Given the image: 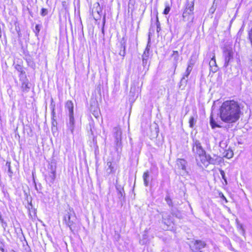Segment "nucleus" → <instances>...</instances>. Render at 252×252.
I'll use <instances>...</instances> for the list:
<instances>
[{"mask_svg":"<svg viewBox=\"0 0 252 252\" xmlns=\"http://www.w3.org/2000/svg\"><path fill=\"white\" fill-rule=\"evenodd\" d=\"M240 108L238 103L234 100L224 101L220 108V117L225 123L236 122L240 117Z\"/></svg>","mask_w":252,"mask_h":252,"instance_id":"f257e3e1","label":"nucleus"},{"mask_svg":"<svg viewBox=\"0 0 252 252\" xmlns=\"http://www.w3.org/2000/svg\"><path fill=\"white\" fill-rule=\"evenodd\" d=\"M65 108L66 111L68 112L69 117V123L67 124V127L70 129L71 133L73 132L74 129V119L73 116V104L71 101H68L65 104Z\"/></svg>","mask_w":252,"mask_h":252,"instance_id":"f03ea898","label":"nucleus"},{"mask_svg":"<svg viewBox=\"0 0 252 252\" xmlns=\"http://www.w3.org/2000/svg\"><path fill=\"white\" fill-rule=\"evenodd\" d=\"M192 151L196 155H202L205 154V151L202 147L201 142L196 138H193L192 140Z\"/></svg>","mask_w":252,"mask_h":252,"instance_id":"7ed1b4c3","label":"nucleus"},{"mask_svg":"<svg viewBox=\"0 0 252 252\" xmlns=\"http://www.w3.org/2000/svg\"><path fill=\"white\" fill-rule=\"evenodd\" d=\"M116 150L118 154H120L122 151V144L121 142L122 131L120 128L115 127L114 128Z\"/></svg>","mask_w":252,"mask_h":252,"instance_id":"20e7f679","label":"nucleus"},{"mask_svg":"<svg viewBox=\"0 0 252 252\" xmlns=\"http://www.w3.org/2000/svg\"><path fill=\"white\" fill-rule=\"evenodd\" d=\"M194 6L192 3H188L183 13V20H189L190 17H194L193 15Z\"/></svg>","mask_w":252,"mask_h":252,"instance_id":"39448f33","label":"nucleus"},{"mask_svg":"<svg viewBox=\"0 0 252 252\" xmlns=\"http://www.w3.org/2000/svg\"><path fill=\"white\" fill-rule=\"evenodd\" d=\"M223 57L224 59V66L227 67L229 63L233 60V53L231 50L226 49L224 51Z\"/></svg>","mask_w":252,"mask_h":252,"instance_id":"423d86ee","label":"nucleus"},{"mask_svg":"<svg viewBox=\"0 0 252 252\" xmlns=\"http://www.w3.org/2000/svg\"><path fill=\"white\" fill-rule=\"evenodd\" d=\"M162 216V221L167 227L170 226L173 223L171 220V217L167 212H162L161 213Z\"/></svg>","mask_w":252,"mask_h":252,"instance_id":"0eeeda50","label":"nucleus"},{"mask_svg":"<svg viewBox=\"0 0 252 252\" xmlns=\"http://www.w3.org/2000/svg\"><path fill=\"white\" fill-rule=\"evenodd\" d=\"M222 159L220 157L214 155L212 157L209 155V164L218 165L222 162Z\"/></svg>","mask_w":252,"mask_h":252,"instance_id":"6e6552de","label":"nucleus"},{"mask_svg":"<svg viewBox=\"0 0 252 252\" xmlns=\"http://www.w3.org/2000/svg\"><path fill=\"white\" fill-rule=\"evenodd\" d=\"M176 164L179 169H181L184 173L186 172L187 161L184 159L178 158Z\"/></svg>","mask_w":252,"mask_h":252,"instance_id":"1a4fd4ad","label":"nucleus"},{"mask_svg":"<svg viewBox=\"0 0 252 252\" xmlns=\"http://www.w3.org/2000/svg\"><path fill=\"white\" fill-rule=\"evenodd\" d=\"M198 158H199L202 163L205 165L207 166L209 164V155L206 154V152H205V154H202V155H197Z\"/></svg>","mask_w":252,"mask_h":252,"instance_id":"9d476101","label":"nucleus"},{"mask_svg":"<svg viewBox=\"0 0 252 252\" xmlns=\"http://www.w3.org/2000/svg\"><path fill=\"white\" fill-rule=\"evenodd\" d=\"M107 166H108L107 171L109 174L114 173L115 172L117 167V165L115 163H113L111 161H108L107 162Z\"/></svg>","mask_w":252,"mask_h":252,"instance_id":"9b49d317","label":"nucleus"},{"mask_svg":"<svg viewBox=\"0 0 252 252\" xmlns=\"http://www.w3.org/2000/svg\"><path fill=\"white\" fill-rule=\"evenodd\" d=\"M194 245L196 250H200L205 248L206 246V244L204 241L201 240H196L194 243Z\"/></svg>","mask_w":252,"mask_h":252,"instance_id":"f8f14e48","label":"nucleus"},{"mask_svg":"<svg viewBox=\"0 0 252 252\" xmlns=\"http://www.w3.org/2000/svg\"><path fill=\"white\" fill-rule=\"evenodd\" d=\"M150 38L149 37L148 44L142 55V58L149 59V51L150 50Z\"/></svg>","mask_w":252,"mask_h":252,"instance_id":"ddd939ff","label":"nucleus"},{"mask_svg":"<svg viewBox=\"0 0 252 252\" xmlns=\"http://www.w3.org/2000/svg\"><path fill=\"white\" fill-rule=\"evenodd\" d=\"M144 184L146 187L148 186L149 184V173L147 171L144 173L143 176Z\"/></svg>","mask_w":252,"mask_h":252,"instance_id":"4468645a","label":"nucleus"},{"mask_svg":"<svg viewBox=\"0 0 252 252\" xmlns=\"http://www.w3.org/2000/svg\"><path fill=\"white\" fill-rule=\"evenodd\" d=\"M193 19L194 17H190L189 20H186V21H188V22L187 23L185 27L187 32H189L191 28L192 27Z\"/></svg>","mask_w":252,"mask_h":252,"instance_id":"2eb2a0df","label":"nucleus"},{"mask_svg":"<svg viewBox=\"0 0 252 252\" xmlns=\"http://www.w3.org/2000/svg\"><path fill=\"white\" fill-rule=\"evenodd\" d=\"M192 69V65L191 64H189L188 66V67L184 73L183 77H185V78H187L188 79V77L189 75L190 74L191 70Z\"/></svg>","mask_w":252,"mask_h":252,"instance_id":"dca6fc26","label":"nucleus"},{"mask_svg":"<svg viewBox=\"0 0 252 252\" xmlns=\"http://www.w3.org/2000/svg\"><path fill=\"white\" fill-rule=\"evenodd\" d=\"M28 81L26 79L22 83L21 89L23 92H28L29 89Z\"/></svg>","mask_w":252,"mask_h":252,"instance_id":"f3484780","label":"nucleus"},{"mask_svg":"<svg viewBox=\"0 0 252 252\" xmlns=\"http://www.w3.org/2000/svg\"><path fill=\"white\" fill-rule=\"evenodd\" d=\"M172 57L174 59V64L175 65V67L177 66V62L179 58V53L177 51H174L173 54L172 55Z\"/></svg>","mask_w":252,"mask_h":252,"instance_id":"a211bd4d","label":"nucleus"},{"mask_svg":"<svg viewBox=\"0 0 252 252\" xmlns=\"http://www.w3.org/2000/svg\"><path fill=\"white\" fill-rule=\"evenodd\" d=\"M210 124L212 128L220 127V126L216 122L212 115L210 117Z\"/></svg>","mask_w":252,"mask_h":252,"instance_id":"6ab92c4d","label":"nucleus"},{"mask_svg":"<svg viewBox=\"0 0 252 252\" xmlns=\"http://www.w3.org/2000/svg\"><path fill=\"white\" fill-rule=\"evenodd\" d=\"M188 80V79L185 78V77H182L180 83L179 88H181L182 90H183L187 85Z\"/></svg>","mask_w":252,"mask_h":252,"instance_id":"aec40b11","label":"nucleus"},{"mask_svg":"<svg viewBox=\"0 0 252 252\" xmlns=\"http://www.w3.org/2000/svg\"><path fill=\"white\" fill-rule=\"evenodd\" d=\"M227 145H228V142H227V140H224L223 139H222L219 143V145H220V147L223 149V150H226V148L227 147Z\"/></svg>","mask_w":252,"mask_h":252,"instance_id":"412c9836","label":"nucleus"},{"mask_svg":"<svg viewBox=\"0 0 252 252\" xmlns=\"http://www.w3.org/2000/svg\"><path fill=\"white\" fill-rule=\"evenodd\" d=\"M233 156V153L232 150H226V153L224 155V157H226L227 158H232Z\"/></svg>","mask_w":252,"mask_h":252,"instance_id":"4be33fe9","label":"nucleus"},{"mask_svg":"<svg viewBox=\"0 0 252 252\" xmlns=\"http://www.w3.org/2000/svg\"><path fill=\"white\" fill-rule=\"evenodd\" d=\"M165 7L163 11V14L165 15H167L169 13L170 10V6L168 2H166L165 4Z\"/></svg>","mask_w":252,"mask_h":252,"instance_id":"5701e85b","label":"nucleus"},{"mask_svg":"<svg viewBox=\"0 0 252 252\" xmlns=\"http://www.w3.org/2000/svg\"><path fill=\"white\" fill-rule=\"evenodd\" d=\"M149 59L142 58V65L144 68L148 69L149 64H148V61Z\"/></svg>","mask_w":252,"mask_h":252,"instance_id":"b1692460","label":"nucleus"},{"mask_svg":"<svg viewBox=\"0 0 252 252\" xmlns=\"http://www.w3.org/2000/svg\"><path fill=\"white\" fill-rule=\"evenodd\" d=\"M126 39L125 37H123L121 40V48L126 49Z\"/></svg>","mask_w":252,"mask_h":252,"instance_id":"393cba45","label":"nucleus"},{"mask_svg":"<svg viewBox=\"0 0 252 252\" xmlns=\"http://www.w3.org/2000/svg\"><path fill=\"white\" fill-rule=\"evenodd\" d=\"M196 121L194 119L193 117H190L189 120V124L190 127L192 128L194 124H195Z\"/></svg>","mask_w":252,"mask_h":252,"instance_id":"a878e982","label":"nucleus"},{"mask_svg":"<svg viewBox=\"0 0 252 252\" xmlns=\"http://www.w3.org/2000/svg\"><path fill=\"white\" fill-rule=\"evenodd\" d=\"M6 166H7L8 167V175L11 178L12 177V171L11 169V167H10V163L9 162H7L6 163Z\"/></svg>","mask_w":252,"mask_h":252,"instance_id":"bb28decb","label":"nucleus"},{"mask_svg":"<svg viewBox=\"0 0 252 252\" xmlns=\"http://www.w3.org/2000/svg\"><path fill=\"white\" fill-rule=\"evenodd\" d=\"M209 64H210V67L216 66V62L215 56H213V58L210 60V61L209 62Z\"/></svg>","mask_w":252,"mask_h":252,"instance_id":"cd10ccee","label":"nucleus"},{"mask_svg":"<svg viewBox=\"0 0 252 252\" xmlns=\"http://www.w3.org/2000/svg\"><path fill=\"white\" fill-rule=\"evenodd\" d=\"M165 200L166 201L167 204L169 206H173V203H172V200L171 199V198H170V197L169 196H166L165 197Z\"/></svg>","mask_w":252,"mask_h":252,"instance_id":"c85d7f7f","label":"nucleus"},{"mask_svg":"<svg viewBox=\"0 0 252 252\" xmlns=\"http://www.w3.org/2000/svg\"><path fill=\"white\" fill-rule=\"evenodd\" d=\"M105 18H106V16H105V15H104L103 16V19H102V27L101 29V32L103 35L104 34V26H105V20H106Z\"/></svg>","mask_w":252,"mask_h":252,"instance_id":"c756f323","label":"nucleus"},{"mask_svg":"<svg viewBox=\"0 0 252 252\" xmlns=\"http://www.w3.org/2000/svg\"><path fill=\"white\" fill-rule=\"evenodd\" d=\"M249 39L251 43V44L252 45V27L251 30L248 33Z\"/></svg>","mask_w":252,"mask_h":252,"instance_id":"7c9ffc66","label":"nucleus"},{"mask_svg":"<svg viewBox=\"0 0 252 252\" xmlns=\"http://www.w3.org/2000/svg\"><path fill=\"white\" fill-rule=\"evenodd\" d=\"M48 14V10L45 8H42L41 11V15L42 16H45Z\"/></svg>","mask_w":252,"mask_h":252,"instance_id":"2f4dec72","label":"nucleus"},{"mask_svg":"<svg viewBox=\"0 0 252 252\" xmlns=\"http://www.w3.org/2000/svg\"><path fill=\"white\" fill-rule=\"evenodd\" d=\"M220 174L221 176V177L224 180V181L227 183V181H226V178L225 177V172L224 171H223L222 170H220Z\"/></svg>","mask_w":252,"mask_h":252,"instance_id":"473e14b6","label":"nucleus"},{"mask_svg":"<svg viewBox=\"0 0 252 252\" xmlns=\"http://www.w3.org/2000/svg\"><path fill=\"white\" fill-rule=\"evenodd\" d=\"M67 218H68V221L67 222V225H68V226L70 227V229H72V221H70V215H69L67 217Z\"/></svg>","mask_w":252,"mask_h":252,"instance_id":"72a5a7b5","label":"nucleus"},{"mask_svg":"<svg viewBox=\"0 0 252 252\" xmlns=\"http://www.w3.org/2000/svg\"><path fill=\"white\" fill-rule=\"evenodd\" d=\"M126 49H121L120 52H119V55L121 56H123V57H124L125 56V54H126V51H125Z\"/></svg>","mask_w":252,"mask_h":252,"instance_id":"f704fd0d","label":"nucleus"},{"mask_svg":"<svg viewBox=\"0 0 252 252\" xmlns=\"http://www.w3.org/2000/svg\"><path fill=\"white\" fill-rule=\"evenodd\" d=\"M123 189L119 190L118 195L119 196L121 197L123 196Z\"/></svg>","mask_w":252,"mask_h":252,"instance_id":"c9c22d12","label":"nucleus"},{"mask_svg":"<svg viewBox=\"0 0 252 252\" xmlns=\"http://www.w3.org/2000/svg\"><path fill=\"white\" fill-rule=\"evenodd\" d=\"M16 68L18 71L22 72V70H21L22 68H21V66H20V65H17L16 66Z\"/></svg>","mask_w":252,"mask_h":252,"instance_id":"e433bc0d","label":"nucleus"},{"mask_svg":"<svg viewBox=\"0 0 252 252\" xmlns=\"http://www.w3.org/2000/svg\"><path fill=\"white\" fill-rule=\"evenodd\" d=\"M159 30H160V29L158 28V26L157 27V32H159Z\"/></svg>","mask_w":252,"mask_h":252,"instance_id":"4c0bfd02","label":"nucleus"},{"mask_svg":"<svg viewBox=\"0 0 252 252\" xmlns=\"http://www.w3.org/2000/svg\"><path fill=\"white\" fill-rule=\"evenodd\" d=\"M132 89L131 88L130 89V93L131 94L132 93Z\"/></svg>","mask_w":252,"mask_h":252,"instance_id":"58836bf2","label":"nucleus"},{"mask_svg":"<svg viewBox=\"0 0 252 252\" xmlns=\"http://www.w3.org/2000/svg\"><path fill=\"white\" fill-rule=\"evenodd\" d=\"M143 237H144V238H146V235H143Z\"/></svg>","mask_w":252,"mask_h":252,"instance_id":"ea45409f","label":"nucleus"},{"mask_svg":"<svg viewBox=\"0 0 252 252\" xmlns=\"http://www.w3.org/2000/svg\"><path fill=\"white\" fill-rule=\"evenodd\" d=\"M2 252H4V250H3V249H2Z\"/></svg>","mask_w":252,"mask_h":252,"instance_id":"a19ab883","label":"nucleus"},{"mask_svg":"<svg viewBox=\"0 0 252 252\" xmlns=\"http://www.w3.org/2000/svg\"><path fill=\"white\" fill-rule=\"evenodd\" d=\"M15 252V251H12V252Z\"/></svg>","mask_w":252,"mask_h":252,"instance_id":"79ce46f5","label":"nucleus"},{"mask_svg":"<svg viewBox=\"0 0 252 252\" xmlns=\"http://www.w3.org/2000/svg\"><path fill=\"white\" fill-rule=\"evenodd\" d=\"M251 63H252V60H251Z\"/></svg>","mask_w":252,"mask_h":252,"instance_id":"37998d69","label":"nucleus"}]
</instances>
